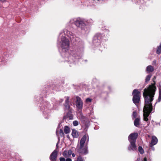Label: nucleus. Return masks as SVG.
<instances>
[{
    "mask_svg": "<svg viewBox=\"0 0 161 161\" xmlns=\"http://www.w3.org/2000/svg\"><path fill=\"white\" fill-rule=\"evenodd\" d=\"M156 87L152 85L149 86L147 89L144 90L143 96L145 99V105L143 109L144 120L147 121V118L150 113L152 111L153 106L152 103L153 100V97L155 94Z\"/></svg>",
    "mask_w": 161,
    "mask_h": 161,
    "instance_id": "f257e3e1",
    "label": "nucleus"
},
{
    "mask_svg": "<svg viewBox=\"0 0 161 161\" xmlns=\"http://www.w3.org/2000/svg\"><path fill=\"white\" fill-rule=\"evenodd\" d=\"M64 34L62 33H60L59 36L61 37V39H59L58 41L59 42V44L61 47L63 52H65V54H67V51L69 49V41L65 37V36L64 35H65V34H67L68 36L72 40L75 39V36L73 35L72 33L69 31L66 30L64 31Z\"/></svg>",
    "mask_w": 161,
    "mask_h": 161,
    "instance_id": "f03ea898",
    "label": "nucleus"
},
{
    "mask_svg": "<svg viewBox=\"0 0 161 161\" xmlns=\"http://www.w3.org/2000/svg\"><path fill=\"white\" fill-rule=\"evenodd\" d=\"M86 138V136L84 135L80 141L79 144L78 145L76 148L77 152L82 154H86L88 153L87 148L84 146Z\"/></svg>",
    "mask_w": 161,
    "mask_h": 161,
    "instance_id": "7ed1b4c3",
    "label": "nucleus"
},
{
    "mask_svg": "<svg viewBox=\"0 0 161 161\" xmlns=\"http://www.w3.org/2000/svg\"><path fill=\"white\" fill-rule=\"evenodd\" d=\"M137 136V133H131L129 136L128 140L130 143V145L128 147L129 150L135 151L136 150L135 142Z\"/></svg>",
    "mask_w": 161,
    "mask_h": 161,
    "instance_id": "20e7f679",
    "label": "nucleus"
},
{
    "mask_svg": "<svg viewBox=\"0 0 161 161\" xmlns=\"http://www.w3.org/2000/svg\"><path fill=\"white\" fill-rule=\"evenodd\" d=\"M70 22L71 23H74L77 27L81 28H84L85 26L84 20L80 18L72 19L70 20Z\"/></svg>",
    "mask_w": 161,
    "mask_h": 161,
    "instance_id": "39448f33",
    "label": "nucleus"
},
{
    "mask_svg": "<svg viewBox=\"0 0 161 161\" xmlns=\"http://www.w3.org/2000/svg\"><path fill=\"white\" fill-rule=\"evenodd\" d=\"M140 92L137 89H135L133 92L132 95L133 97L132 100L133 102L136 105L137 103H138L140 100Z\"/></svg>",
    "mask_w": 161,
    "mask_h": 161,
    "instance_id": "423d86ee",
    "label": "nucleus"
},
{
    "mask_svg": "<svg viewBox=\"0 0 161 161\" xmlns=\"http://www.w3.org/2000/svg\"><path fill=\"white\" fill-rule=\"evenodd\" d=\"M75 103L76 106L79 109H81L82 108L83 103L80 97L78 96L76 97Z\"/></svg>",
    "mask_w": 161,
    "mask_h": 161,
    "instance_id": "0eeeda50",
    "label": "nucleus"
},
{
    "mask_svg": "<svg viewBox=\"0 0 161 161\" xmlns=\"http://www.w3.org/2000/svg\"><path fill=\"white\" fill-rule=\"evenodd\" d=\"M58 151L56 150H54L51 154L49 158L51 161H56Z\"/></svg>",
    "mask_w": 161,
    "mask_h": 161,
    "instance_id": "6e6552de",
    "label": "nucleus"
},
{
    "mask_svg": "<svg viewBox=\"0 0 161 161\" xmlns=\"http://www.w3.org/2000/svg\"><path fill=\"white\" fill-rule=\"evenodd\" d=\"M158 141V139L155 136H152V137L151 141L150 143V145L151 146L155 145L157 143Z\"/></svg>",
    "mask_w": 161,
    "mask_h": 161,
    "instance_id": "1a4fd4ad",
    "label": "nucleus"
},
{
    "mask_svg": "<svg viewBox=\"0 0 161 161\" xmlns=\"http://www.w3.org/2000/svg\"><path fill=\"white\" fill-rule=\"evenodd\" d=\"M72 154V151L71 150H65L63 153V155L65 158L69 157Z\"/></svg>",
    "mask_w": 161,
    "mask_h": 161,
    "instance_id": "9d476101",
    "label": "nucleus"
},
{
    "mask_svg": "<svg viewBox=\"0 0 161 161\" xmlns=\"http://www.w3.org/2000/svg\"><path fill=\"white\" fill-rule=\"evenodd\" d=\"M66 99L65 100L64 106L66 109H69L70 107L69 101V97H66Z\"/></svg>",
    "mask_w": 161,
    "mask_h": 161,
    "instance_id": "9b49d317",
    "label": "nucleus"
},
{
    "mask_svg": "<svg viewBox=\"0 0 161 161\" xmlns=\"http://www.w3.org/2000/svg\"><path fill=\"white\" fill-rule=\"evenodd\" d=\"M153 67L151 65L148 66L146 69V71L148 73L152 72L154 71Z\"/></svg>",
    "mask_w": 161,
    "mask_h": 161,
    "instance_id": "f8f14e48",
    "label": "nucleus"
},
{
    "mask_svg": "<svg viewBox=\"0 0 161 161\" xmlns=\"http://www.w3.org/2000/svg\"><path fill=\"white\" fill-rule=\"evenodd\" d=\"M72 135L74 138H77L79 136L78 132L75 130H72Z\"/></svg>",
    "mask_w": 161,
    "mask_h": 161,
    "instance_id": "ddd939ff",
    "label": "nucleus"
},
{
    "mask_svg": "<svg viewBox=\"0 0 161 161\" xmlns=\"http://www.w3.org/2000/svg\"><path fill=\"white\" fill-rule=\"evenodd\" d=\"M93 43L96 46H98L100 44V41L99 40L96 36L94 37V39L93 40Z\"/></svg>",
    "mask_w": 161,
    "mask_h": 161,
    "instance_id": "4468645a",
    "label": "nucleus"
},
{
    "mask_svg": "<svg viewBox=\"0 0 161 161\" xmlns=\"http://www.w3.org/2000/svg\"><path fill=\"white\" fill-rule=\"evenodd\" d=\"M134 125L138 127V126L140 124V120L139 118H137L134 121Z\"/></svg>",
    "mask_w": 161,
    "mask_h": 161,
    "instance_id": "2eb2a0df",
    "label": "nucleus"
},
{
    "mask_svg": "<svg viewBox=\"0 0 161 161\" xmlns=\"http://www.w3.org/2000/svg\"><path fill=\"white\" fill-rule=\"evenodd\" d=\"M64 131L66 134H67L70 132V129L68 126H66L64 127Z\"/></svg>",
    "mask_w": 161,
    "mask_h": 161,
    "instance_id": "dca6fc26",
    "label": "nucleus"
},
{
    "mask_svg": "<svg viewBox=\"0 0 161 161\" xmlns=\"http://www.w3.org/2000/svg\"><path fill=\"white\" fill-rule=\"evenodd\" d=\"M161 52V43L159 46L157 47L156 53L158 54H160Z\"/></svg>",
    "mask_w": 161,
    "mask_h": 161,
    "instance_id": "f3484780",
    "label": "nucleus"
},
{
    "mask_svg": "<svg viewBox=\"0 0 161 161\" xmlns=\"http://www.w3.org/2000/svg\"><path fill=\"white\" fill-rule=\"evenodd\" d=\"M75 161H84L82 158L80 156L77 157L76 160Z\"/></svg>",
    "mask_w": 161,
    "mask_h": 161,
    "instance_id": "a211bd4d",
    "label": "nucleus"
},
{
    "mask_svg": "<svg viewBox=\"0 0 161 161\" xmlns=\"http://www.w3.org/2000/svg\"><path fill=\"white\" fill-rule=\"evenodd\" d=\"M86 22L88 24H91L93 23V21L92 19H89L86 21Z\"/></svg>",
    "mask_w": 161,
    "mask_h": 161,
    "instance_id": "6ab92c4d",
    "label": "nucleus"
},
{
    "mask_svg": "<svg viewBox=\"0 0 161 161\" xmlns=\"http://www.w3.org/2000/svg\"><path fill=\"white\" fill-rule=\"evenodd\" d=\"M139 151L141 154H142L144 153V150L142 147L140 146L139 147Z\"/></svg>",
    "mask_w": 161,
    "mask_h": 161,
    "instance_id": "aec40b11",
    "label": "nucleus"
},
{
    "mask_svg": "<svg viewBox=\"0 0 161 161\" xmlns=\"http://www.w3.org/2000/svg\"><path fill=\"white\" fill-rule=\"evenodd\" d=\"M151 76L152 75H149L147 76L145 79V81L146 82H147L150 80Z\"/></svg>",
    "mask_w": 161,
    "mask_h": 161,
    "instance_id": "412c9836",
    "label": "nucleus"
},
{
    "mask_svg": "<svg viewBox=\"0 0 161 161\" xmlns=\"http://www.w3.org/2000/svg\"><path fill=\"white\" fill-rule=\"evenodd\" d=\"M59 134L60 136L61 137H62L64 136V132L63 131V130L61 129L59 131Z\"/></svg>",
    "mask_w": 161,
    "mask_h": 161,
    "instance_id": "4be33fe9",
    "label": "nucleus"
},
{
    "mask_svg": "<svg viewBox=\"0 0 161 161\" xmlns=\"http://www.w3.org/2000/svg\"><path fill=\"white\" fill-rule=\"evenodd\" d=\"M73 124L75 126H76L79 124V122L75 120L73 122Z\"/></svg>",
    "mask_w": 161,
    "mask_h": 161,
    "instance_id": "5701e85b",
    "label": "nucleus"
},
{
    "mask_svg": "<svg viewBox=\"0 0 161 161\" xmlns=\"http://www.w3.org/2000/svg\"><path fill=\"white\" fill-rule=\"evenodd\" d=\"M158 102H160L161 101V92L159 93V97L158 98Z\"/></svg>",
    "mask_w": 161,
    "mask_h": 161,
    "instance_id": "b1692460",
    "label": "nucleus"
},
{
    "mask_svg": "<svg viewBox=\"0 0 161 161\" xmlns=\"http://www.w3.org/2000/svg\"><path fill=\"white\" fill-rule=\"evenodd\" d=\"M137 115V113L136 111H134L132 114V116L134 117V118H135L136 117Z\"/></svg>",
    "mask_w": 161,
    "mask_h": 161,
    "instance_id": "393cba45",
    "label": "nucleus"
},
{
    "mask_svg": "<svg viewBox=\"0 0 161 161\" xmlns=\"http://www.w3.org/2000/svg\"><path fill=\"white\" fill-rule=\"evenodd\" d=\"M92 101V99H91V98H88L86 99V103H89V102H91Z\"/></svg>",
    "mask_w": 161,
    "mask_h": 161,
    "instance_id": "a878e982",
    "label": "nucleus"
},
{
    "mask_svg": "<svg viewBox=\"0 0 161 161\" xmlns=\"http://www.w3.org/2000/svg\"><path fill=\"white\" fill-rule=\"evenodd\" d=\"M59 160L60 161H65V159L63 157H60L59 158Z\"/></svg>",
    "mask_w": 161,
    "mask_h": 161,
    "instance_id": "bb28decb",
    "label": "nucleus"
},
{
    "mask_svg": "<svg viewBox=\"0 0 161 161\" xmlns=\"http://www.w3.org/2000/svg\"><path fill=\"white\" fill-rule=\"evenodd\" d=\"M156 61L155 60H154L152 63V64L153 65H156Z\"/></svg>",
    "mask_w": 161,
    "mask_h": 161,
    "instance_id": "cd10ccee",
    "label": "nucleus"
},
{
    "mask_svg": "<svg viewBox=\"0 0 161 161\" xmlns=\"http://www.w3.org/2000/svg\"><path fill=\"white\" fill-rule=\"evenodd\" d=\"M65 161H72V159L70 158H67L66 159Z\"/></svg>",
    "mask_w": 161,
    "mask_h": 161,
    "instance_id": "c85d7f7f",
    "label": "nucleus"
},
{
    "mask_svg": "<svg viewBox=\"0 0 161 161\" xmlns=\"http://www.w3.org/2000/svg\"><path fill=\"white\" fill-rule=\"evenodd\" d=\"M159 93L161 92V86H159Z\"/></svg>",
    "mask_w": 161,
    "mask_h": 161,
    "instance_id": "c756f323",
    "label": "nucleus"
},
{
    "mask_svg": "<svg viewBox=\"0 0 161 161\" xmlns=\"http://www.w3.org/2000/svg\"><path fill=\"white\" fill-rule=\"evenodd\" d=\"M7 0H0V1L2 3H3L6 1Z\"/></svg>",
    "mask_w": 161,
    "mask_h": 161,
    "instance_id": "7c9ffc66",
    "label": "nucleus"
},
{
    "mask_svg": "<svg viewBox=\"0 0 161 161\" xmlns=\"http://www.w3.org/2000/svg\"><path fill=\"white\" fill-rule=\"evenodd\" d=\"M71 155H72V156L73 157H74L75 156V154L74 153H72V154H71Z\"/></svg>",
    "mask_w": 161,
    "mask_h": 161,
    "instance_id": "2f4dec72",
    "label": "nucleus"
},
{
    "mask_svg": "<svg viewBox=\"0 0 161 161\" xmlns=\"http://www.w3.org/2000/svg\"><path fill=\"white\" fill-rule=\"evenodd\" d=\"M144 161H147V158L145 157L144 158Z\"/></svg>",
    "mask_w": 161,
    "mask_h": 161,
    "instance_id": "473e14b6",
    "label": "nucleus"
},
{
    "mask_svg": "<svg viewBox=\"0 0 161 161\" xmlns=\"http://www.w3.org/2000/svg\"><path fill=\"white\" fill-rule=\"evenodd\" d=\"M63 101V100L61 99L60 102H62Z\"/></svg>",
    "mask_w": 161,
    "mask_h": 161,
    "instance_id": "72a5a7b5",
    "label": "nucleus"
},
{
    "mask_svg": "<svg viewBox=\"0 0 161 161\" xmlns=\"http://www.w3.org/2000/svg\"><path fill=\"white\" fill-rule=\"evenodd\" d=\"M56 134L57 135H58V131H56Z\"/></svg>",
    "mask_w": 161,
    "mask_h": 161,
    "instance_id": "f704fd0d",
    "label": "nucleus"
},
{
    "mask_svg": "<svg viewBox=\"0 0 161 161\" xmlns=\"http://www.w3.org/2000/svg\"><path fill=\"white\" fill-rule=\"evenodd\" d=\"M1 7L0 6V8Z\"/></svg>",
    "mask_w": 161,
    "mask_h": 161,
    "instance_id": "c9c22d12",
    "label": "nucleus"
}]
</instances>
